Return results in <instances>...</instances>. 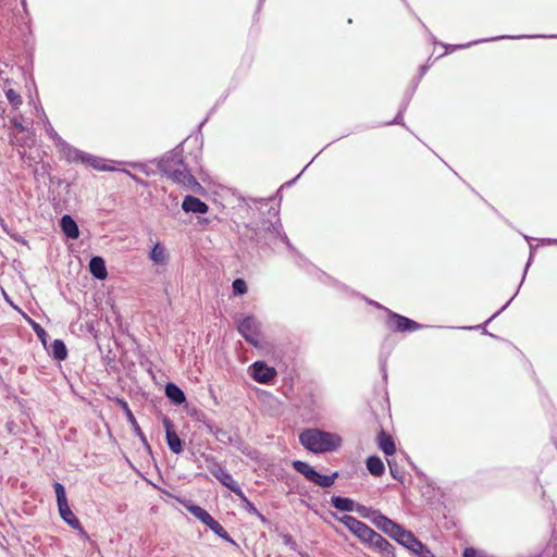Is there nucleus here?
I'll return each mask as SVG.
<instances>
[{
	"instance_id": "nucleus-8",
	"label": "nucleus",
	"mask_w": 557,
	"mask_h": 557,
	"mask_svg": "<svg viewBox=\"0 0 557 557\" xmlns=\"http://www.w3.org/2000/svg\"><path fill=\"white\" fill-rule=\"evenodd\" d=\"M172 182L181 185L185 189L194 193L199 191L202 187L196 177L190 173L187 165L175 169L173 172L166 175Z\"/></svg>"
},
{
	"instance_id": "nucleus-6",
	"label": "nucleus",
	"mask_w": 557,
	"mask_h": 557,
	"mask_svg": "<svg viewBox=\"0 0 557 557\" xmlns=\"http://www.w3.org/2000/svg\"><path fill=\"white\" fill-rule=\"evenodd\" d=\"M187 510L200 520L203 524H206L212 532H214L219 537L233 543L227 531L222 527L220 522H218L206 509L198 505H190L187 507Z\"/></svg>"
},
{
	"instance_id": "nucleus-50",
	"label": "nucleus",
	"mask_w": 557,
	"mask_h": 557,
	"mask_svg": "<svg viewBox=\"0 0 557 557\" xmlns=\"http://www.w3.org/2000/svg\"><path fill=\"white\" fill-rule=\"evenodd\" d=\"M364 509H366V508H364L363 506H359V507L357 508V511H358L359 513H361V515L364 517V516H366V515H363V510H364Z\"/></svg>"
},
{
	"instance_id": "nucleus-24",
	"label": "nucleus",
	"mask_w": 557,
	"mask_h": 557,
	"mask_svg": "<svg viewBox=\"0 0 557 557\" xmlns=\"http://www.w3.org/2000/svg\"><path fill=\"white\" fill-rule=\"evenodd\" d=\"M165 395L175 405H181L186 400L184 392L174 383L166 384Z\"/></svg>"
},
{
	"instance_id": "nucleus-16",
	"label": "nucleus",
	"mask_w": 557,
	"mask_h": 557,
	"mask_svg": "<svg viewBox=\"0 0 557 557\" xmlns=\"http://www.w3.org/2000/svg\"><path fill=\"white\" fill-rule=\"evenodd\" d=\"M364 517L370 519V521L385 534L387 533L389 528H392L393 523L395 522L392 519H389L388 517L381 513L379 510H372L371 513H369V516H364Z\"/></svg>"
},
{
	"instance_id": "nucleus-54",
	"label": "nucleus",
	"mask_w": 557,
	"mask_h": 557,
	"mask_svg": "<svg viewBox=\"0 0 557 557\" xmlns=\"http://www.w3.org/2000/svg\"><path fill=\"white\" fill-rule=\"evenodd\" d=\"M553 557H557V555H556V556H553Z\"/></svg>"
},
{
	"instance_id": "nucleus-1",
	"label": "nucleus",
	"mask_w": 557,
	"mask_h": 557,
	"mask_svg": "<svg viewBox=\"0 0 557 557\" xmlns=\"http://www.w3.org/2000/svg\"><path fill=\"white\" fill-rule=\"evenodd\" d=\"M269 219L258 222H250L247 227L251 231V238L258 244L272 245L277 239L282 240L293 250V246L287 235L282 231V224L278 218V211L274 208L268 209Z\"/></svg>"
},
{
	"instance_id": "nucleus-49",
	"label": "nucleus",
	"mask_w": 557,
	"mask_h": 557,
	"mask_svg": "<svg viewBox=\"0 0 557 557\" xmlns=\"http://www.w3.org/2000/svg\"><path fill=\"white\" fill-rule=\"evenodd\" d=\"M120 403H121V404H122V406H123V410H125V412L127 413V409H129V408H128L127 403H126V401H124V400H120Z\"/></svg>"
},
{
	"instance_id": "nucleus-31",
	"label": "nucleus",
	"mask_w": 557,
	"mask_h": 557,
	"mask_svg": "<svg viewBox=\"0 0 557 557\" xmlns=\"http://www.w3.org/2000/svg\"><path fill=\"white\" fill-rule=\"evenodd\" d=\"M127 419L128 421L131 422V424L133 425V429H134V432L135 434L139 437L140 442L144 444V446L150 450V445L145 436V434L141 432L134 414L132 413L131 409H127Z\"/></svg>"
},
{
	"instance_id": "nucleus-30",
	"label": "nucleus",
	"mask_w": 557,
	"mask_h": 557,
	"mask_svg": "<svg viewBox=\"0 0 557 557\" xmlns=\"http://www.w3.org/2000/svg\"><path fill=\"white\" fill-rule=\"evenodd\" d=\"M107 161L102 158L95 157L92 154L87 153V158L85 159V163L89 164L96 170L99 171H115L114 166L107 165Z\"/></svg>"
},
{
	"instance_id": "nucleus-27",
	"label": "nucleus",
	"mask_w": 557,
	"mask_h": 557,
	"mask_svg": "<svg viewBox=\"0 0 557 557\" xmlns=\"http://www.w3.org/2000/svg\"><path fill=\"white\" fill-rule=\"evenodd\" d=\"M50 354L58 361L65 360L67 357V349L64 342L62 339H54L50 347Z\"/></svg>"
},
{
	"instance_id": "nucleus-41",
	"label": "nucleus",
	"mask_w": 557,
	"mask_h": 557,
	"mask_svg": "<svg viewBox=\"0 0 557 557\" xmlns=\"http://www.w3.org/2000/svg\"><path fill=\"white\" fill-rule=\"evenodd\" d=\"M11 122H12L13 126H14L17 131H20V132H24V131L26 129V126H24V125H23V123H22L20 120H17L16 117L12 119V121H11Z\"/></svg>"
},
{
	"instance_id": "nucleus-33",
	"label": "nucleus",
	"mask_w": 557,
	"mask_h": 557,
	"mask_svg": "<svg viewBox=\"0 0 557 557\" xmlns=\"http://www.w3.org/2000/svg\"><path fill=\"white\" fill-rule=\"evenodd\" d=\"M406 532V529L403 528L400 524L394 522L392 528L387 531L386 535H388L391 539L396 541L397 543L401 539V535Z\"/></svg>"
},
{
	"instance_id": "nucleus-11",
	"label": "nucleus",
	"mask_w": 557,
	"mask_h": 557,
	"mask_svg": "<svg viewBox=\"0 0 557 557\" xmlns=\"http://www.w3.org/2000/svg\"><path fill=\"white\" fill-rule=\"evenodd\" d=\"M163 425L165 428L166 444L170 450L174 454H181L183 451V443L176 432L173 430V423L169 418L163 419Z\"/></svg>"
},
{
	"instance_id": "nucleus-12",
	"label": "nucleus",
	"mask_w": 557,
	"mask_h": 557,
	"mask_svg": "<svg viewBox=\"0 0 557 557\" xmlns=\"http://www.w3.org/2000/svg\"><path fill=\"white\" fill-rule=\"evenodd\" d=\"M368 546L384 557H396L395 547L377 532L374 533Z\"/></svg>"
},
{
	"instance_id": "nucleus-32",
	"label": "nucleus",
	"mask_w": 557,
	"mask_h": 557,
	"mask_svg": "<svg viewBox=\"0 0 557 557\" xmlns=\"http://www.w3.org/2000/svg\"><path fill=\"white\" fill-rule=\"evenodd\" d=\"M205 459L207 462V469L214 478H216L224 467L214 457L207 456Z\"/></svg>"
},
{
	"instance_id": "nucleus-10",
	"label": "nucleus",
	"mask_w": 557,
	"mask_h": 557,
	"mask_svg": "<svg viewBox=\"0 0 557 557\" xmlns=\"http://www.w3.org/2000/svg\"><path fill=\"white\" fill-rule=\"evenodd\" d=\"M186 165L183 161L182 150L176 147L174 150L168 152L158 162L159 170L166 176L175 169Z\"/></svg>"
},
{
	"instance_id": "nucleus-20",
	"label": "nucleus",
	"mask_w": 557,
	"mask_h": 557,
	"mask_svg": "<svg viewBox=\"0 0 557 557\" xmlns=\"http://www.w3.org/2000/svg\"><path fill=\"white\" fill-rule=\"evenodd\" d=\"M222 485L232 491L235 495L242 494V487L233 479L232 474L224 468L215 478Z\"/></svg>"
},
{
	"instance_id": "nucleus-29",
	"label": "nucleus",
	"mask_w": 557,
	"mask_h": 557,
	"mask_svg": "<svg viewBox=\"0 0 557 557\" xmlns=\"http://www.w3.org/2000/svg\"><path fill=\"white\" fill-rule=\"evenodd\" d=\"M338 476V472H333L331 475H324L320 474L318 471H315L311 483H314L318 486L321 487H330L334 484L336 478Z\"/></svg>"
},
{
	"instance_id": "nucleus-2",
	"label": "nucleus",
	"mask_w": 557,
	"mask_h": 557,
	"mask_svg": "<svg viewBox=\"0 0 557 557\" xmlns=\"http://www.w3.org/2000/svg\"><path fill=\"white\" fill-rule=\"evenodd\" d=\"M300 444L314 454L335 451L342 445V437L320 429H306L299 434Z\"/></svg>"
},
{
	"instance_id": "nucleus-21",
	"label": "nucleus",
	"mask_w": 557,
	"mask_h": 557,
	"mask_svg": "<svg viewBox=\"0 0 557 557\" xmlns=\"http://www.w3.org/2000/svg\"><path fill=\"white\" fill-rule=\"evenodd\" d=\"M377 445L379 448L386 455L392 456L395 454L396 447L395 443L391 435L381 431L377 435Z\"/></svg>"
},
{
	"instance_id": "nucleus-14",
	"label": "nucleus",
	"mask_w": 557,
	"mask_h": 557,
	"mask_svg": "<svg viewBox=\"0 0 557 557\" xmlns=\"http://www.w3.org/2000/svg\"><path fill=\"white\" fill-rule=\"evenodd\" d=\"M182 209L186 213H189V212L207 213L209 210V207L206 202H203L199 198L191 196V195H187L182 202Z\"/></svg>"
},
{
	"instance_id": "nucleus-22",
	"label": "nucleus",
	"mask_w": 557,
	"mask_h": 557,
	"mask_svg": "<svg viewBox=\"0 0 557 557\" xmlns=\"http://www.w3.org/2000/svg\"><path fill=\"white\" fill-rule=\"evenodd\" d=\"M520 38H557V35L497 36V37L491 38V40H499V39H520ZM484 41H490V39H480V40H475V41H473V42H469V44H466V45L455 46V47H454V49L468 48V47H470L471 45L479 44V42H484Z\"/></svg>"
},
{
	"instance_id": "nucleus-19",
	"label": "nucleus",
	"mask_w": 557,
	"mask_h": 557,
	"mask_svg": "<svg viewBox=\"0 0 557 557\" xmlns=\"http://www.w3.org/2000/svg\"><path fill=\"white\" fill-rule=\"evenodd\" d=\"M398 544L404 546L406 549L416 554L418 549H422V542L418 540L411 531L406 530Z\"/></svg>"
},
{
	"instance_id": "nucleus-37",
	"label": "nucleus",
	"mask_w": 557,
	"mask_h": 557,
	"mask_svg": "<svg viewBox=\"0 0 557 557\" xmlns=\"http://www.w3.org/2000/svg\"><path fill=\"white\" fill-rule=\"evenodd\" d=\"M34 331L38 338L41 341V343L46 346L48 337L47 332L39 324L36 323L34 324Z\"/></svg>"
},
{
	"instance_id": "nucleus-13",
	"label": "nucleus",
	"mask_w": 557,
	"mask_h": 557,
	"mask_svg": "<svg viewBox=\"0 0 557 557\" xmlns=\"http://www.w3.org/2000/svg\"><path fill=\"white\" fill-rule=\"evenodd\" d=\"M61 154L66 159L67 162L85 163L87 152H84L70 144L64 139L57 146Z\"/></svg>"
},
{
	"instance_id": "nucleus-40",
	"label": "nucleus",
	"mask_w": 557,
	"mask_h": 557,
	"mask_svg": "<svg viewBox=\"0 0 557 557\" xmlns=\"http://www.w3.org/2000/svg\"><path fill=\"white\" fill-rule=\"evenodd\" d=\"M129 165H131L133 169H137V170H139V171L144 172L146 175H150V172H149V170H148L147 165H146V164H144V163H136V162H134V163H129Z\"/></svg>"
},
{
	"instance_id": "nucleus-17",
	"label": "nucleus",
	"mask_w": 557,
	"mask_h": 557,
	"mask_svg": "<svg viewBox=\"0 0 557 557\" xmlns=\"http://www.w3.org/2000/svg\"><path fill=\"white\" fill-rule=\"evenodd\" d=\"M149 258L156 265L164 267L169 262V252L162 244L157 243L150 250Z\"/></svg>"
},
{
	"instance_id": "nucleus-9",
	"label": "nucleus",
	"mask_w": 557,
	"mask_h": 557,
	"mask_svg": "<svg viewBox=\"0 0 557 557\" xmlns=\"http://www.w3.org/2000/svg\"><path fill=\"white\" fill-rule=\"evenodd\" d=\"M250 376L260 384L271 383L277 372L275 368L268 366L264 361H255L250 367Z\"/></svg>"
},
{
	"instance_id": "nucleus-23",
	"label": "nucleus",
	"mask_w": 557,
	"mask_h": 557,
	"mask_svg": "<svg viewBox=\"0 0 557 557\" xmlns=\"http://www.w3.org/2000/svg\"><path fill=\"white\" fill-rule=\"evenodd\" d=\"M37 113L39 114L40 119L42 120L45 131L50 139L53 140L55 146H58L63 139L62 137L54 131L51 123L49 122L44 109L41 107L36 108Z\"/></svg>"
},
{
	"instance_id": "nucleus-38",
	"label": "nucleus",
	"mask_w": 557,
	"mask_h": 557,
	"mask_svg": "<svg viewBox=\"0 0 557 557\" xmlns=\"http://www.w3.org/2000/svg\"><path fill=\"white\" fill-rule=\"evenodd\" d=\"M387 462H388V468H389L391 475L394 479H396V480H401L403 479V474L399 471L397 465L392 462V461H389V460Z\"/></svg>"
},
{
	"instance_id": "nucleus-36",
	"label": "nucleus",
	"mask_w": 557,
	"mask_h": 557,
	"mask_svg": "<svg viewBox=\"0 0 557 557\" xmlns=\"http://www.w3.org/2000/svg\"><path fill=\"white\" fill-rule=\"evenodd\" d=\"M232 288L235 295H244L247 293V284L243 278L234 280Z\"/></svg>"
},
{
	"instance_id": "nucleus-18",
	"label": "nucleus",
	"mask_w": 557,
	"mask_h": 557,
	"mask_svg": "<svg viewBox=\"0 0 557 557\" xmlns=\"http://www.w3.org/2000/svg\"><path fill=\"white\" fill-rule=\"evenodd\" d=\"M89 271L97 280H104L108 275L106 262L102 257H92L89 261Z\"/></svg>"
},
{
	"instance_id": "nucleus-48",
	"label": "nucleus",
	"mask_w": 557,
	"mask_h": 557,
	"mask_svg": "<svg viewBox=\"0 0 557 557\" xmlns=\"http://www.w3.org/2000/svg\"><path fill=\"white\" fill-rule=\"evenodd\" d=\"M428 69H429V67H428V65H422V66L420 67V72H421V74H420V75H421V76H423V75L426 73Z\"/></svg>"
},
{
	"instance_id": "nucleus-53",
	"label": "nucleus",
	"mask_w": 557,
	"mask_h": 557,
	"mask_svg": "<svg viewBox=\"0 0 557 557\" xmlns=\"http://www.w3.org/2000/svg\"><path fill=\"white\" fill-rule=\"evenodd\" d=\"M22 3L25 4V0H22Z\"/></svg>"
},
{
	"instance_id": "nucleus-7",
	"label": "nucleus",
	"mask_w": 557,
	"mask_h": 557,
	"mask_svg": "<svg viewBox=\"0 0 557 557\" xmlns=\"http://www.w3.org/2000/svg\"><path fill=\"white\" fill-rule=\"evenodd\" d=\"M338 521L342 522L354 535H356L360 542L367 545H369L375 533L372 528L352 516H343L338 518Z\"/></svg>"
},
{
	"instance_id": "nucleus-51",
	"label": "nucleus",
	"mask_w": 557,
	"mask_h": 557,
	"mask_svg": "<svg viewBox=\"0 0 557 557\" xmlns=\"http://www.w3.org/2000/svg\"><path fill=\"white\" fill-rule=\"evenodd\" d=\"M528 268H529V263H528V264H527V267L524 268V274H523V277H524V276H525V274H527Z\"/></svg>"
},
{
	"instance_id": "nucleus-5",
	"label": "nucleus",
	"mask_w": 557,
	"mask_h": 557,
	"mask_svg": "<svg viewBox=\"0 0 557 557\" xmlns=\"http://www.w3.org/2000/svg\"><path fill=\"white\" fill-rule=\"evenodd\" d=\"M371 305L380 308V309H384L388 312V319H387V325L391 330L395 331V332H414V331H418L420 329L423 327L422 324L407 318V317H404V315H400L398 313H395L388 309H386L385 307H383L382 305H380L379 302H375V301H369Z\"/></svg>"
},
{
	"instance_id": "nucleus-26",
	"label": "nucleus",
	"mask_w": 557,
	"mask_h": 557,
	"mask_svg": "<svg viewBox=\"0 0 557 557\" xmlns=\"http://www.w3.org/2000/svg\"><path fill=\"white\" fill-rule=\"evenodd\" d=\"M331 504L334 508L342 511L350 512L355 510V502L348 497L332 496Z\"/></svg>"
},
{
	"instance_id": "nucleus-3",
	"label": "nucleus",
	"mask_w": 557,
	"mask_h": 557,
	"mask_svg": "<svg viewBox=\"0 0 557 557\" xmlns=\"http://www.w3.org/2000/svg\"><path fill=\"white\" fill-rule=\"evenodd\" d=\"M53 488L57 496L58 510L62 520L71 528L77 530L82 536L87 539L88 534L85 532L78 518L75 516L69 505L64 486L59 482H54Z\"/></svg>"
},
{
	"instance_id": "nucleus-47",
	"label": "nucleus",
	"mask_w": 557,
	"mask_h": 557,
	"mask_svg": "<svg viewBox=\"0 0 557 557\" xmlns=\"http://www.w3.org/2000/svg\"><path fill=\"white\" fill-rule=\"evenodd\" d=\"M256 517L263 523V524H268L269 523V520L265 518V516H263L260 511H258V513L256 515Z\"/></svg>"
},
{
	"instance_id": "nucleus-25",
	"label": "nucleus",
	"mask_w": 557,
	"mask_h": 557,
	"mask_svg": "<svg viewBox=\"0 0 557 557\" xmlns=\"http://www.w3.org/2000/svg\"><path fill=\"white\" fill-rule=\"evenodd\" d=\"M368 471L374 476H381L385 472V466L377 456H370L366 461Z\"/></svg>"
},
{
	"instance_id": "nucleus-28",
	"label": "nucleus",
	"mask_w": 557,
	"mask_h": 557,
	"mask_svg": "<svg viewBox=\"0 0 557 557\" xmlns=\"http://www.w3.org/2000/svg\"><path fill=\"white\" fill-rule=\"evenodd\" d=\"M293 468L300 474H302L309 482H311L315 469L311 467L309 463L301 461V460H295L292 463Z\"/></svg>"
},
{
	"instance_id": "nucleus-39",
	"label": "nucleus",
	"mask_w": 557,
	"mask_h": 557,
	"mask_svg": "<svg viewBox=\"0 0 557 557\" xmlns=\"http://www.w3.org/2000/svg\"><path fill=\"white\" fill-rule=\"evenodd\" d=\"M414 555L419 557H436L423 543L422 549H418V552Z\"/></svg>"
},
{
	"instance_id": "nucleus-42",
	"label": "nucleus",
	"mask_w": 557,
	"mask_h": 557,
	"mask_svg": "<svg viewBox=\"0 0 557 557\" xmlns=\"http://www.w3.org/2000/svg\"><path fill=\"white\" fill-rule=\"evenodd\" d=\"M122 172L126 173L133 181H135L137 184H140V185H146V183L139 178L138 176H136L135 174L131 173L129 171H126V170H122Z\"/></svg>"
},
{
	"instance_id": "nucleus-35",
	"label": "nucleus",
	"mask_w": 557,
	"mask_h": 557,
	"mask_svg": "<svg viewBox=\"0 0 557 557\" xmlns=\"http://www.w3.org/2000/svg\"><path fill=\"white\" fill-rule=\"evenodd\" d=\"M5 96L10 104L14 108H18L22 104V97L14 89H8Z\"/></svg>"
},
{
	"instance_id": "nucleus-43",
	"label": "nucleus",
	"mask_w": 557,
	"mask_h": 557,
	"mask_svg": "<svg viewBox=\"0 0 557 557\" xmlns=\"http://www.w3.org/2000/svg\"><path fill=\"white\" fill-rule=\"evenodd\" d=\"M122 172L126 173L133 181H135L137 184H140V185H146V183L139 178L138 176H136L135 174L131 173L129 171H126V170H122Z\"/></svg>"
},
{
	"instance_id": "nucleus-34",
	"label": "nucleus",
	"mask_w": 557,
	"mask_h": 557,
	"mask_svg": "<svg viewBox=\"0 0 557 557\" xmlns=\"http://www.w3.org/2000/svg\"><path fill=\"white\" fill-rule=\"evenodd\" d=\"M239 497L243 508L249 512L250 515L256 516L258 513L257 507L246 497L245 493L242 491V494H236Z\"/></svg>"
},
{
	"instance_id": "nucleus-45",
	"label": "nucleus",
	"mask_w": 557,
	"mask_h": 557,
	"mask_svg": "<svg viewBox=\"0 0 557 557\" xmlns=\"http://www.w3.org/2000/svg\"><path fill=\"white\" fill-rule=\"evenodd\" d=\"M511 302V299H509L497 312H495L488 320L487 322L492 321L494 318H496L503 310H505L509 304Z\"/></svg>"
},
{
	"instance_id": "nucleus-46",
	"label": "nucleus",
	"mask_w": 557,
	"mask_h": 557,
	"mask_svg": "<svg viewBox=\"0 0 557 557\" xmlns=\"http://www.w3.org/2000/svg\"><path fill=\"white\" fill-rule=\"evenodd\" d=\"M283 540H284V543H285L286 545H289L290 547H294V546L296 545V543L293 541L292 536H290V535H288V534H285V535L283 536Z\"/></svg>"
},
{
	"instance_id": "nucleus-15",
	"label": "nucleus",
	"mask_w": 557,
	"mask_h": 557,
	"mask_svg": "<svg viewBox=\"0 0 557 557\" xmlns=\"http://www.w3.org/2000/svg\"><path fill=\"white\" fill-rule=\"evenodd\" d=\"M60 227L64 235L71 239H77L79 228L75 220L70 214H64L60 220Z\"/></svg>"
},
{
	"instance_id": "nucleus-4",
	"label": "nucleus",
	"mask_w": 557,
	"mask_h": 557,
	"mask_svg": "<svg viewBox=\"0 0 557 557\" xmlns=\"http://www.w3.org/2000/svg\"><path fill=\"white\" fill-rule=\"evenodd\" d=\"M237 330L247 343L260 346V323L252 315H239L236 319Z\"/></svg>"
},
{
	"instance_id": "nucleus-44",
	"label": "nucleus",
	"mask_w": 557,
	"mask_h": 557,
	"mask_svg": "<svg viewBox=\"0 0 557 557\" xmlns=\"http://www.w3.org/2000/svg\"><path fill=\"white\" fill-rule=\"evenodd\" d=\"M406 107L401 108L398 112V114L396 115V117L394 119L393 122H391L389 124H403L401 120H403V111L405 110Z\"/></svg>"
},
{
	"instance_id": "nucleus-52",
	"label": "nucleus",
	"mask_w": 557,
	"mask_h": 557,
	"mask_svg": "<svg viewBox=\"0 0 557 557\" xmlns=\"http://www.w3.org/2000/svg\"><path fill=\"white\" fill-rule=\"evenodd\" d=\"M550 242H552V243H555V244H557V239H553V240H550Z\"/></svg>"
}]
</instances>
